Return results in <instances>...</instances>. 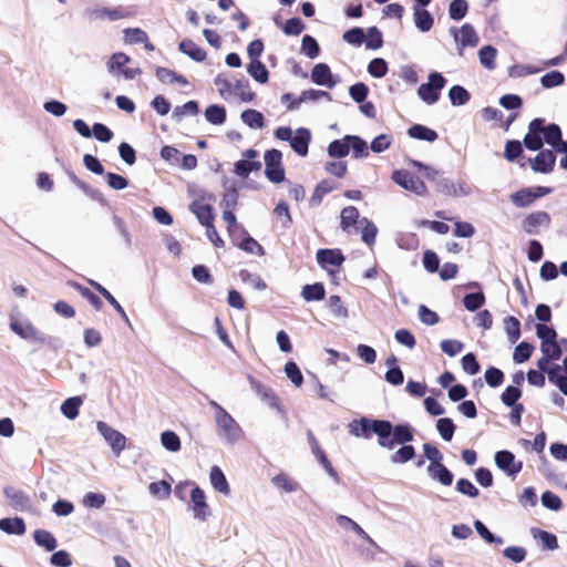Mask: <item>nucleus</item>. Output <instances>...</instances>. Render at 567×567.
Returning a JSON list of instances; mask_svg holds the SVG:
<instances>
[{
    "label": "nucleus",
    "mask_w": 567,
    "mask_h": 567,
    "mask_svg": "<svg viewBox=\"0 0 567 567\" xmlns=\"http://www.w3.org/2000/svg\"><path fill=\"white\" fill-rule=\"evenodd\" d=\"M214 83L217 87L219 95L224 100H229L234 96V82L230 79H228L224 74H218L215 78Z\"/></svg>",
    "instance_id": "obj_39"
},
{
    "label": "nucleus",
    "mask_w": 567,
    "mask_h": 567,
    "mask_svg": "<svg viewBox=\"0 0 567 567\" xmlns=\"http://www.w3.org/2000/svg\"><path fill=\"white\" fill-rule=\"evenodd\" d=\"M408 134L415 140L434 142L437 140V133L424 125L414 124L408 130Z\"/></svg>",
    "instance_id": "obj_30"
},
{
    "label": "nucleus",
    "mask_w": 567,
    "mask_h": 567,
    "mask_svg": "<svg viewBox=\"0 0 567 567\" xmlns=\"http://www.w3.org/2000/svg\"><path fill=\"white\" fill-rule=\"evenodd\" d=\"M310 141V131L306 127H299L296 130L290 141V146L299 156H306L308 154Z\"/></svg>",
    "instance_id": "obj_15"
},
{
    "label": "nucleus",
    "mask_w": 567,
    "mask_h": 567,
    "mask_svg": "<svg viewBox=\"0 0 567 567\" xmlns=\"http://www.w3.org/2000/svg\"><path fill=\"white\" fill-rule=\"evenodd\" d=\"M413 20L416 29L423 33L429 32L434 24L431 13L421 8H413Z\"/></svg>",
    "instance_id": "obj_26"
},
{
    "label": "nucleus",
    "mask_w": 567,
    "mask_h": 567,
    "mask_svg": "<svg viewBox=\"0 0 567 567\" xmlns=\"http://www.w3.org/2000/svg\"><path fill=\"white\" fill-rule=\"evenodd\" d=\"M199 112V106L196 101H188L181 106H176L173 111L172 117L175 121H181V118L185 115H197Z\"/></svg>",
    "instance_id": "obj_49"
},
{
    "label": "nucleus",
    "mask_w": 567,
    "mask_h": 567,
    "mask_svg": "<svg viewBox=\"0 0 567 567\" xmlns=\"http://www.w3.org/2000/svg\"><path fill=\"white\" fill-rule=\"evenodd\" d=\"M532 534L542 543L544 549L554 550L558 547L557 537L554 534L536 528L532 529Z\"/></svg>",
    "instance_id": "obj_41"
},
{
    "label": "nucleus",
    "mask_w": 567,
    "mask_h": 567,
    "mask_svg": "<svg viewBox=\"0 0 567 567\" xmlns=\"http://www.w3.org/2000/svg\"><path fill=\"white\" fill-rule=\"evenodd\" d=\"M241 121L250 128H262L265 126V117L261 112L248 109L240 115Z\"/></svg>",
    "instance_id": "obj_34"
},
{
    "label": "nucleus",
    "mask_w": 567,
    "mask_h": 567,
    "mask_svg": "<svg viewBox=\"0 0 567 567\" xmlns=\"http://www.w3.org/2000/svg\"><path fill=\"white\" fill-rule=\"evenodd\" d=\"M496 55L497 50L491 44L482 47L478 51L480 62L487 70H494L496 68Z\"/></svg>",
    "instance_id": "obj_35"
},
{
    "label": "nucleus",
    "mask_w": 567,
    "mask_h": 567,
    "mask_svg": "<svg viewBox=\"0 0 567 567\" xmlns=\"http://www.w3.org/2000/svg\"><path fill=\"white\" fill-rule=\"evenodd\" d=\"M85 17L90 21H117L132 16V12L123 7L115 8H90L85 10Z\"/></svg>",
    "instance_id": "obj_8"
},
{
    "label": "nucleus",
    "mask_w": 567,
    "mask_h": 567,
    "mask_svg": "<svg viewBox=\"0 0 567 567\" xmlns=\"http://www.w3.org/2000/svg\"><path fill=\"white\" fill-rule=\"evenodd\" d=\"M0 530L9 535H23L27 530L25 523L21 517H7L0 519Z\"/></svg>",
    "instance_id": "obj_25"
},
{
    "label": "nucleus",
    "mask_w": 567,
    "mask_h": 567,
    "mask_svg": "<svg viewBox=\"0 0 567 567\" xmlns=\"http://www.w3.org/2000/svg\"><path fill=\"white\" fill-rule=\"evenodd\" d=\"M446 85V79L440 72H431L429 81L417 89L419 97L427 105H433L440 100V92Z\"/></svg>",
    "instance_id": "obj_4"
},
{
    "label": "nucleus",
    "mask_w": 567,
    "mask_h": 567,
    "mask_svg": "<svg viewBox=\"0 0 567 567\" xmlns=\"http://www.w3.org/2000/svg\"><path fill=\"white\" fill-rule=\"evenodd\" d=\"M349 432L355 437L371 439L378 436V444L392 450L395 444H408L413 441V429L410 424L393 425L388 420H375L362 416L349 424Z\"/></svg>",
    "instance_id": "obj_1"
},
{
    "label": "nucleus",
    "mask_w": 567,
    "mask_h": 567,
    "mask_svg": "<svg viewBox=\"0 0 567 567\" xmlns=\"http://www.w3.org/2000/svg\"><path fill=\"white\" fill-rule=\"evenodd\" d=\"M426 471L433 481H437L444 486H450L453 483L454 475L443 463L430 464Z\"/></svg>",
    "instance_id": "obj_19"
},
{
    "label": "nucleus",
    "mask_w": 567,
    "mask_h": 567,
    "mask_svg": "<svg viewBox=\"0 0 567 567\" xmlns=\"http://www.w3.org/2000/svg\"><path fill=\"white\" fill-rule=\"evenodd\" d=\"M96 429L116 456L125 450L126 437L121 432L103 421H97Z\"/></svg>",
    "instance_id": "obj_9"
},
{
    "label": "nucleus",
    "mask_w": 567,
    "mask_h": 567,
    "mask_svg": "<svg viewBox=\"0 0 567 567\" xmlns=\"http://www.w3.org/2000/svg\"><path fill=\"white\" fill-rule=\"evenodd\" d=\"M474 528L476 533L487 543V544H504V539L502 537L495 536L489 529L485 526V524L478 519L474 522Z\"/></svg>",
    "instance_id": "obj_48"
},
{
    "label": "nucleus",
    "mask_w": 567,
    "mask_h": 567,
    "mask_svg": "<svg viewBox=\"0 0 567 567\" xmlns=\"http://www.w3.org/2000/svg\"><path fill=\"white\" fill-rule=\"evenodd\" d=\"M344 141L352 148L354 158H365L369 156V147L367 142L358 135H346Z\"/></svg>",
    "instance_id": "obj_28"
},
{
    "label": "nucleus",
    "mask_w": 567,
    "mask_h": 567,
    "mask_svg": "<svg viewBox=\"0 0 567 567\" xmlns=\"http://www.w3.org/2000/svg\"><path fill=\"white\" fill-rule=\"evenodd\" d=\"M241 233L244 237L240 241L236 243V245L246 252L264 256L265 250L262 246L244 229H241Z\"/></svg>",
    "instance_id": "obj_31"
},
{
    "label": "nucleus",
    "mask_w": 567,
    "mask_h": 567,
    "mask_svg": "<svg viewBox=\"0 0 567 567\" xmlns=\"http://www.w3.org/2000/svg\"><path fill=\"white\" fill-rule=\"evenodd\" d=\"M10 329L13 333L30 343L51 344L52 338L47 337L41 330L35 328L30 320H20L11 318Z\"/></svg>",
    "instance_id": "obj_3"
},
{
    "label": "nucleus",
    "mask_w": 567,
    "mask_h": 567,
    "mask_svg": "<svg viewBox=\"0 0 567 567\" xmlns=\"http://www.w3.org/2000/svg\"><path fill=\"white\" fill-rule=\"evenodd\" d=\"M4 495L14 507H25L29 503V497L20 489L12 486L4 488Z\"/></svg>",
    "instance_id": "obj_45"
},
{
    "label": "nucleus",
    "mask_w": 567,
    "mask_h": 567,
    "mask_svg": "<svg viewBox=\"0 0 567 567\" xmlns=\"http://www.w3.org/2000/svg\"><path fill=\"white\" fill-rule=\"evenodd\" d=\"M504 328L511 343H516L520 337V322L516 317L509 316L504 319Z\"/></svg>",
    "instance_id": "obj_44"
},
{
    "label": "nucleus",
    "mask_w": 567,
    "mask_h": 567,
    "mask_svg": "<svg viewBox=\"0 0 567 567\" xmlns=\"http://www.w3.org/2000/svg\"><path fill=\"white\" fill-rule=\"evenodd\" d=\"M332 189H333V185H332L331 182H329V181L320 182L317 185V187H316V189H315V192H313V194H312V196L310 198V204L312 206L319 205L321 203V200H322V197L326 194H329L330 192H332Z\"/></svg>",
    "instance_id": "obj_63"
},
{
    "label": "nucleus",
    "mask_w": 567,
    "mask_h": 567,
    "mask_svg": "<svg viewBox=\"0 0 567 567\" xmlns=\"http://www.w3.org/2000/svg\"><path fill=\"white\" fill-rule=\"evenodd\" d=\"M556 156L551 150H542L529 159L530 168L536 173L548 174L555 168Z\"/></svg>",
    "instance_id": "obj_14"
},
{
    "label": "nucleus",
    "mask_w": 567,
    "mask_h": 567,
    "mask_svg": "<svg viewBox=\"0 0 567 567\" xmlns=\"http://www.w3.org/2000/svg\"><path fill=\"white\" fill-rule=\"evenodd\" d=\"M265 175L271 183L279 184L285 181V168L282 166V153L272 148L265 153Z\"/></svg>",
    "instance_id": "obj_6"
},
{
    "label": "nucleus",
    "mask_w": 567,
    "mask_h": 567,
    "mask_svg": "<svg viewBox=\"0 0 567 567\" xmlns=\"http://www.w3.org/2000/svg\"><path fill=\"white\" fill-rule=\"evenodd\" d=\"M337 523L340 527L344 529H352L359 537H361L369 544L373 546L375 545L374 540L364 532V529L350 517L346 515H338Z\"/></svg>",
    "instance_id": "obj_27"
},
{
    "label": "nucleus",
    "mask_w": 567,
    "mask_h": 567,
    "mask_svg": "<svg viewBox=\"0 0 567 567\" xmlns=\"http://www.w3.org/2000/svg\"><path fill=\"white\" fill-rule=\"evenodd\" d=\"M534 351V346L526 342V341H523L520 342L519 344L516 346L515 350H514V353H513V360L515 363H524L525 361H527L532 353Z\"/></svg>",
    "instance_id": "obj_52"
},
{
    "label": "nucleus",
    "mask_w": 567,
    "mask_h": 567,
    "mask_svg": "<svg viewBox=\"0 0 567 567\" xmlns=\"http://www.w3.org/2000/svg\"><path fill=\"white\" fill-rule=\"evenodd\" d=\"M209 405L214 409V420L217 435L227 444L234 445L244 435L237 421L216 401L210 400Z\"/></svg>",
    "instance_id": "obj_2"
},
{
    "label": "nucleus",
    "mask_w": 567,
    "mask_h": 567,
    "mask_svg": "<svg viewBox=\"0 0 567 567\" xmlns=\"http://www.w3.org/2000/svg\"><path fill=\"white\" fill-rule=\"evenodd\" d=\"M522 395V391L518 386L515 385H508L504 392L501 395V401L506 406H513L515 404H518L517 401Z\"/></svg>",
    "instance_id": "obj_64"
},
{
    "label": "nucleus",
    "mask_w": 567,
    "mask_h": 567,
    "mask_svg": "<svg viewBox=\"0 0 567 567\" xmlns=\"http://www.w3.org/2000/svg\"><path fill=\"white\" fill-rule=\"evenodd\" d=\"M449 99L453 106H462L470 101L471 94L464 86L453 85L449 90Z\"/></svg>",
    "instance_id": "obj_36"
},
{
    "label": "nucleus",
    "mask_w": 567,
    "mask_h": 567,
    "mask_svg": "<svg viewBox=\"0 0 567 567\" xmlns=\"http://www.w3.org/2000/svg\"><path fill=\"white\" fill-rule=\"evenodd\" d=\"M90 285L99 292L101 293L109 303L115 309V311L126 321L128 322V317L124 310V308L118 303V301L113 297V295L104 288L102 285L94 280H89Z\"/></svg>",
    "instance_id": "obj_29"
},
{
    "label": "nucleus",
    "mask_w": 567,
    "mask_h": 567,
    "mask_svg": "<svg viewBox=\"0 0 567 567\" xmlns=\"http://www.w3.org/2000/svg\"><path fill=\"white\" fill-rule=\"evenodd\" d=\"M565 82V75L560 71H550L540 78V84L545 89L559 86Z\"/></svg>",
    "instance_id": "obj_60"
},
{
    "label": "nucleus",
    "mask_w": 567,
    "mask_h": 567,
    "mask_svg": "<svg viewBox=\"0 0 567 567\" xmlns=\"http://www.w3.org/2000/svg\"><path fill=\"white\" fill-rule=\"evenodd\" d=\"M161 443L169 452H177L181 450L179 436L173 431H164L161 434Z\"/></svg>",
    "instance_id": "obj_54"
},
{
    "label": "nucleus",
    "mask_w": 567,
    "mask_h": 567,
    "mask_svg": "<svg viewBox=\"0 0 567 567\" xmlns=\"http://www.w3.org/2000/svg\"><path fill=\"white\" fill-rule=\"evenodd\" d=\"M178 50L196 62H203L207 56L206 51L190 39H184L181 41L178 44Z\"/></svg>",
    "instance_id": "obj_23"
},
{
    "label": "nucleus",
    "mask_w": 567,
    "mask_h": 567,
    "mask_svg": "<svg viewBox=\"0 0 567 567\" xmlns=\"http://www.w3.org/2000/svg\"><path fill=\"white\" fill-rule=\"evenodd\" d=\"M468 10L466 0H452L449 6V16L452 20H462Z\"/></svg>",
    "instance_id": "obj_51"
},
{
    "label": "nucleus",
    "mask_w": 567,
    "mask_h": 567,
    "mask_svg": "<svg viewBox=\"0 0 567 567\" xmlns=\"http://www.w3.org/2000/svg\"><path fill=\"white\" fill-rule=\"evenodd\" d=\"M284 370H285L287 378L291 381V383L295 386L299 388L302 384L303 377H302V373L296 362L288 361L285 364Z\"/></svg>",
    "instance_id": "obj_61"
},
{
    "label": "nucleus",
    "mask_w": 567,
    "mask_h": 567,
    "mask_svg": "<svg viewBox=\"0 0 567 567\" xmlns=\"http://www.w3.org/2000/svg\"><path fill=\"white\" fill-rule=\"evenodd\" d=\"M205 118L214 125H221L226 121V110L224 106L213 104L205 110Z\"/></svg>",
    "instance_id": "obj_40"
},
{
    "label": "nucleus",
    "mask_w": 567,
    "mask_h": 567,
    "mask_svg": "<svg viewBox=\"0 0 567 567\" xmlns=\"http://www.w3.org/2000/svg\"><path fill=\"white\" fill-rule=\"evenodd\" d=\"M450 34L455 41L460 56L463 55L465 48H475L480 42V37L471 23H465L460 29L456 27L450 28Z\"/></svg>",
    "instance_id": "obj_5"
},
{
    "label": "nucleus",
    "mask_w": 567,
    "mask_h": 567,
    "mask_svg": "<svg viewBox=\"0 0 567 567\" xmlns=\"http://www.w3.org/2000/svg\"><path fill=\"white\" fill-rule=\"evenodd\" d=\"M33 539L38 546L45 548L48 551H53L58 546L55 537L45 529H37Z\"/></svg>",
    "instance_id": "obj_32"
},
{
    "label": "nucleus",
    "mask_w": 567,
    "mask_h": 567,
    "mask_svg": "<svg viewBox=\"0 0 567 567\" xmlns=\"http://www.w3.org/2000/svg\"><path fill=\"white\" fill-rule=\"evenodd\" d=\"M436 430L445 442H450L455 432V424L450 417H442L436 421Z\"/></svg>",
    "instance_id": "obj_46"
},
{
    "label": "nucleus",
    "mask_w": 567,
    "mask_h": 567,
    "mask_svg": "<svg viewBox=\"0 0 567 567\" xmlns=\"http://www.w3.org/2000/svg\"><path fill=\"white\" fill-rule=\"evenodd\" d=\"M190 499L194 504V516L200 520H205L209 515L208 505L204 491L196 486L192 489Z\"/></svg>",
    "instance_id": "obj_16"
},
{
    "label": "nucleus",
    "mask_w": 567,
    "mask_h": 567,
    "mask_svg": "<svg viewBox=\"0 0 567 567\" xmlns=\"http://www.w3.org/2000/svg\"><path fill=\"white\" fill-rule=\"evenodd\" d=\"M209 480L214 489H216L217 492L225 496L230 494L228 481L219 466L215 465L210 468Z\"/></svg>",
    "instance_id": "obj_24"
},
{
    "label": "nucleus",
    "mask_w": 567,
    "mask_h": 567,
    "mask_svg": "<svg viewBox=\"0 0 567 567\" xmlns=\"http://www.w3.org/2000/svg\"><path fill=\"white\" fill-rule=\"evenodd\" d=\"M249 75L259 83H266L269 79V72L266 65L259 61H251L247 66Z\"/></svg>",
    "instance_id": "obj_37"
},
{
    "label": "nucleus",
    "mask_w": 567,
    "mask_h": 567,
    "mask_svg": "<svg viewBox=\"0 0 567 567\" xmlns=\"http://www.w3.org/2000/svg\"><path fill=\"white\" fill-rule=\"evenodd\" d=\"M463 303L466 310L476 311L485 303V296L481 291L467 293L463 298Z\"/></svg>",
    "instance_id": "obj_59"
},
{
    "label": "nucleus",
    "mask_w": 567,
    "mask_h": 567,
    "mask_svg": "<svg viewBox=\"0 0 567 567\" xmlns=\"http://www.w3.org/2000/svg\"><path fill=\"white\" fill-rule=\"evenodd\" d=\"M248 381L255 393L271 409L277 410L278 413L284 414V409L280 404V400L275 391L256 380L252 375H248Z\"/></svg>",
    "instance_id": "obj_10"
},
{
    "label": "nucleus",
    "mask_w": 567,
    "mask_h": 567,
    "mask_svg": "<svg viewBox=\"0 0 567 567\" xmlns=\"http://www.w3.org/2000/svg\"><path fill=\"white\" fill-rule=\"evenodd\" d=\"M301 51L310 59H316L320 53V48L317 40L306 34L301 41Z\"/></svg>",
    "instance_id": "obj_57"
},
{
    "label": "nucleus",
    "mask_w": 567,
    "mask_h": 567,
    "mask_svg": "<svg viewBox=\"0 0 567 567\" xmlns=\"http://www.w3.org/2000/svg\"><path fill=\"white\" fill-rule=\"evenodd\" d=\"M402 446L390 456L393 464H404L415 456V449L409 444H401Z\"/></svg>",
    "instance_id": "obj_43"
},
{
    "label": "nucleus",
    "mask_w": 567,
    "mask_h": 567,
    "mask_svg": "<svg viewBox=\"0 0 567 567\" xmlns=\"http://www.w3.org/2000/svg\"><path fill=\"white\" fill-rule=\"evenodd\" d=\"M512 203L517 207H527L534 202L533 189L523 188L511 195Z\"/></svg>",
    "instance_id": "obj_55"
},
{
    "label": "nucleus",
    "mask_w": 567,
    "mask_h": 567,
    "mask_svg": "<svg viewBox=\"0 0 567 567\" xmlns=\"http://www.w3.org/2000/svg\"><path fill=\"white\" fill-rule=\"evenodd\" d=\"M551 218L546 212H534L523 220V229L529 235H538L540 229H548Z\"/></svg>",
    "instance_id": "obj_12"
},
{
    "label": "nucleus",
    "mask_w": 567,
    "mask_h": 567,
    "mask_svg": "<svg viewBox=\"0 0 567 567\" xmlns=\"http://www.w3.org/2000/svg\"><path fill=\"white\" fill-rule=\"evenodd\" d=\"M350 152V145L348 142L342 140H334L328 146V155L334 158H342L347 156Z\"/></svg>",
    "instance_id": "obj_47"
},
{
    "label": "nucleus",
    "mask_w": 567,
    "mask_h": 567,
    "mask_svg": "<svg viewBox=\"0 0 567 567\" xmlns=\"http://www.w3.org/2000/svg\"><path fill=\"white\" fill-rule=\"evenodd\" d=\"M321 97H326L328 101H331V95L328 92H326V91L315 90V89L305 90L298 96V99L293 100L292 103L288 104L287 110L288 111L298 110L301 103H303V102H317Z\"/></svg>",
    "instance_id": "obj_18"
},
{
    "label": "nucleus",
    "mask_w": 567,
    "mask_h": 567,
    "mask_svg": "<svg viewBox=\"0 0 567 567\" xmlns=\"http://www.w3.org/2000/svg\"><path fill=\"white\" fill-rule=\"evenodd\" d=\"M233 89L234 95H237L245 103L255 99V93L250 90L249 82L246 79L235 80Z\"/></svg>",
    "instance_id": "obj_38"
},
{
    "label": "nucleus",
    "mask_w": 567,
    "mask_h": 567,
    "mask_svg": "<svg viewBox=\"0 0 567 567\" xmlns=\"http://www.w3.org/2000/svg\"><path fill=\"white\" fill-rule=\"evenodd\" d=\"M542 134L544 136L543 141L550 145L555 152L560 147V143L566 142L563 140L560 126L556 123H550L547 126L543 125Z\"/></svg>",
    "instance_id": "obj_22"
},
{
    "label": "nucleus",
    "mask_w": 567,
    "mask_h": 567,
    "mask_svg": "<svg viewBox=\"0 0 567 567\" xmlns=\"http://www.w3.org/2000/svg\"><path fill=\"white\" fill-rule=\"evenodd\" d=\"M311 81L317 85H324L332 89L336 82L332 80L331 70L326 63H318L311 71Z\"/></svg>",
    "instance_id": "obj_17"
},
{
    "label": "nucleus",
    "mask_w": 567,
    "mask_h": 567,
    "mask_svg": "<svg viewBox=\"0 0 567 567\" xmlns=\"http://www.w3.org/2000/svg\"><path fill=\"white\" fill-rule=\"evenodd\" d=\"M544 118H534L528 125V133L524 137V145L529 151H542L544 141L542 138Z\"/></svg>",
    "instance_id": "obj_13"
},
{
    "label": "nucleus",
    "mask_w": 567,
    "mask_h": 567,
    "mask_svg": "<svg viewBox=\"0 0 567 567\" xmlns=\"http://www.w3.org/2000/svg\"><path fill=\"white\" fill-rule=\"evenodd\" d=\"M81 404L82 399L80 396L69 398L62 403L61 412L66 419L74 420L79 415Z\"/></svg>",
    "instance_id": "obj_42"
},
{
    "label": "nucleus",
    "mask_w": 567,
    "mask_h": 567,
    "mask_svg": "<svg viewBox=\"0 0 567 567\" xmlns=\"http://www.w3.org/2000/svg\"><path fill=\"white\" fill-rule=\"evenodd\" d=\"M359 223L363 226L361 236L362 241L367 245H372L378 234L377 226L365 217L362 218Z\"/></svg>",
    "instance_id": "obj_58"
},
{
    "label": "nucleus",
    "mask_w": 567,
    "mask_h": 567,
    "mask_svg": "<svg viewBox=\"0 0 567 567\" xmlns=\"http://www.w3.org/2000/svg\"><path fill=\"white\" fill-rule=\"evenodd\" d=\"M393 182L400 187L409 190L417 196L427 195V187L425 183L417 176L411 174L405 169H396L392 173Z\"/></svg>",
    "instance_id": "obj_7"
},
{
    "label": "nucleus",
    "mask_w": 567,
    "mask_h": 567,
    "mask_svg": "<svg viewBox=\"0 0 567 567\" xmlns=\"http://www.w3.org/2000/svg\"><path fill=\"white\" fill-rule=\"evenodd\" d=\"M367 70L371 76L381 79L388 73V63L382 58H374L368 64Z\"/></svg>",
    "instance_id": "obj_53"
},
{
    "label": "nucleus",
    "mask_w": 567,
    "mask_h": 567,
    "mask_svg": "<svg viewBox=\"0 0 567 567\" xmlns=\"http://www.w3.org/2000/svg\"><path fill=\"white\" fill-rule=\"evenodd\" d=\"M536 334L542 340V344L553 343L557 339L556 330L544 323L536 324Z\"/></svg>",
    "instance_id": "obj_62"
},
{
    "label": "nucleus",
    "mask_w": 567,
    "mask_h": 567,
    "mask_svg": "<svg viewBox=\"0 0 567 567\" xmlns=\"http://www.w3.org/2000/svg\"><path fill=\"white\" fill-rule=\"evenodd\" d=\"M189 209L204 227L213 224V207L209 204L195 200L189 205Z\"/></svg>",
    "instance_id": "obj_21"
},
{
    "label": "nucleus",
    "mask_w": 567,
    "mask_h": 567,
    "mask_svg": "<svg viewBox=\"0 0 567 567\" xmlns=\"http://www.w3.org/2000/svg\"><path fill=\"white\" fill-rule=\"evenodd\" d=\"M341 228L347 230L358 223L359 210L354 206H347L341 210Z\"/></svg>",
    "instance_id": "obj_56"
},
{
    "label": "nucleus",
    "mask_w": 567,
    "mask_h": 567,
    "mask_svg": "<svg viewBox=\"0 0 567 567\" xmlns=\"http://www.w3.org/2000/svg\"><path fill=\"white\" fill-rule=\"evenodd\" d=\"M316 257L318 264L323 268L328 265L339 267L344 261V256L339 249H319Z\"/></svg>",
    "instance_id": "obj_20"
},
{
    "label": "nucleus",
    "mask_w": 567,
    "mask_h": 567,
    "mask_svg": "<svg viewBox=\"0 0 567 567\" xmlns=\"http://www.w3.org/2000/svg\"><path fill=\"white\" fill-rule=\"evenodd\" d=\"M494 460L496 466L508 476H516L523 468V463L516 461L515 455L507 450L496 452Z\"/></svg>",
    "instance_id": "obj_11"
},
{
    "label": "nucleus",
    "mask_w": 567,
    "mask_h": 567,
    "mask_svg": "<svg viewBox=\"0 0 567 567\" xmlns=\"http://www.w3.org/2000/svg\"><path fill=\"white\" fill-rule=\"evenodd\" d=\"M326 290L321 282L306 285L302 287L301 297L306 301H320L324 298Z\"/></svg>",
    "instance_id": "obj_33"
},
{
    "label": "nucleus",
    "mask_w": 567,
    "mask_h": 567,
    "mask_svg": "<svg viewBox=\"0 0 567 567\" xmlns=\"http://www.w3.org/2000/svg\"><path fill=\"white\" fill-rule=\"evenodd\" d=\"M148 492L152 496L165 499L171 495L172 487L166 481L153 482L148 485Z\"/></svg>",
    "instance_id": "obj_50"
}]
</instances>
